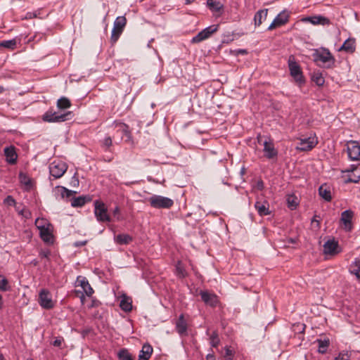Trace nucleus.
<instances>
[{"label": "nucleus", "mask_w": 360, "mask_h": 360, "mask_svg": "<svg viewBox=\"0 0 360 360\" xmlns=\"http://www.w3.org/2000/svg\"><path fill=\"white\" fill-rule=\"evenodd\" d=\"M150 205L155 209H169L174 205V201L167 197L153 195L148 199Z\"/></svg>", "instance_id": "nucleus-1"}, {"label": "nucleus", "mask_w": 360, "mask_h": 360, "mask_svg": "<svg viewBox=\"0 0 360 360\" xmlns=\"http://www.w3.org/2000/svg\"><path fill=\"white\" fill-rule=\"evenodd\" d=\"M314 60L321 62L325 67L330 68L335 62L333 56L328 49L316 50L313 54Z\"/></svg>", "instance_id": "nucleus-2"}, {"label": "nucleus", "mask_w": 360, "mask_h": 360, "mask_svg": "<svg viewBox=\"0 0 360 360\" xmlns=\"http://www.w3.org/2000/svg\"><path fill=\"white\" fill-rule=\"evenodd\" d=\"M342 172L347 174L343 176L345 184L358 183L360 181V163L352 165L349 169L342 171Z\"/></svg>", "instance_id": "nucleus-3"}, {"label": "nucleus", "mask_w": 360, "mask_h": 360, "mask_svg": "<svg viewBox=\"0 0 360 360\" xmlns=\"http://www.w3.org/2000/svg\"><path fill=\"white\" fill-rule=\"evenodd\" d=\"M94 214L96 219L100 222L110 221V217L108 214V209L102 202L98 200L94 202Z\"/></svg>", "instance_id": "nucleus-4"}, {"label": "nucleus", "mask_w": 360, "mask_h": 360, "mask_svg": "<svg viewBox=\"0 0 360 360\" xmlns=\"http://www.w3.org/2000/svg\"><path fill=\"white\" fill-rule=\"evenodd\" d=\"M67 169V164L61 160H54L49 165L50 174L55 179L62 177Z\"/></svg>", "instance_id": "nucleus-5"}, {"label": "nucleus", "mask_w": 360, "mask_h": 360, "mask_svg": "<svg viewBox=\"0 0 360 360\" xmlns=\"http://www.w3.org/2000/svg\"><path fill=\"white\" fill-rule=\"evenodd\" d=\"M288 68L290 75L294 78L296 82L302 83L304 82L302 72L300 65L295 61L294 56H290L288 58Z\"/></svg>", "instance_id": "nucleus-6"}, {"label": "nucleus", "mask_w": 360, "mask_h": 360, "mask_svg": "<svg viewBox=\"0 0 360 360\" xmlns=\"http://www.w3.org/2000/svg\"><path fill=\"white\" fill-rule=\"evenodd\" d=\"M126 23L127 19L124 16H119L115 19L111 34V41L112 43L117 41L126 25Z\"/></svg>", "instance_id": "nucleus-7"}, {"label": "nucleus", "mask_w": 360, "mask_h": 360, "mask_svg": "<svg viewBox=\"0 0 360 360\" xmlns=\"http://www.w3.org/2000/svg\"><path fill=\"white\" fill-rule=\"evenodd\" d=\"M71 115V112L65 113H59L57 112L47 111L43 115V120L48 122H60L68 120V116Z\"/></svg>", "instance_id": "nucleus-8"}, {"label": "nucleus", "mask_w": 360, "mask_h": 360, "mask_svg": "<svg viewBox=\"0 0 360 360\" xmlns=\"http://www.w3.org/2000/svg\"><path fill=\"white\" fill-rule=\"evenodd\" d=\"M218 25H212L205 28L192 39V43H199L208 39L213 33L218 30Z\"/></svg>", "instance_id": "nucleus-9"}, {"label": "nucleus", "mask_w": 360, "mask_h": 360, "mask_svg": "<svg viewBox=\"0 0 360 360\" xmlns=\"http://www.w3.org/2000/svg\"><path fill=\"white\" fill-rule=\"evenodd\" d=\"M323 253L326 255L334 256L340 252L342 250L339 246L338 242L335 239L328 240L323 245Z\"/></svg>", "instance_id": "nucleus-10"}, {"label": "nucleus", "mask_w": 360, "mask_h": 360, "mask_svg": "<svg viewBox=\"0 0 360 360\" xmlns=\"http://www.w3.org/2000/svg\"><path fill=\"white\" fill-rule=\"evenodd\" d=\"M39 303L42 308L50 309L54 307V302L52 300L50 292L46 289H42L39 295Z\"/></svg>", "instance_id": "nucleus-11"}, {"label": "nucleus", "mask_w": 360, "mask_h": 360, "mask_svg": "<svg viewBox=\"0 0 360 360\" xmlns=\"http://www.w3.org/2000/svg\"><path fill=\"white\" fill-rule=\"evenodd\" d=\"M318 143L317 138L309 136L305 139H301L296 148L301 151H308L314 148Z\"/></svg>", "instance_id": "nucleus-12"}, {"label": "nucleus", "mask_w": 360, "mask_h": 360, "mask_svg": "<svg viewBox=\"0 0 360 360\" xmlns=\"http://www.w3.org/2000/svg\"><path fill=\"white\" fill-rule=\"evenodd\" d=\"M348 157L352 160L360 161V146L356 141H351L347 145Z\"/></svg>", "instance_id": "nucleus-13"}, {"label": "nucleus", "mask_w": 360, "mask_h": 360, "mask_svg": "<svg viewBox=\"0 0 360 360\" xmlns=\"http://www.w3.org/2000/svg\"><path fill=\"white\" fill-rule=\"evenodd\" d=\"M75 285L77 287H81L84 291V292L86 294V296L91 297L94 291L93 288H91V285L89 284L88 280L86 277L79 276L77 278Z\"/></svg>", "instance_id": "nucleus-14"}, {"label": "nucleus", "mask_w": 360, "mask_h": 360, "mask_svg": "<svg viewBox=\"0 0 360 360\" xmlns=\"http://www.w3.org/2000/svg\"><path fill=\"white\" fill-rule=\"evenodd\" d=\"M354 216V212L350 210H345L341 214L340 220L343 224L344 229L347 231H350L352 229V219Z\"/></svg>", "instance_id": "nucleus-15"}, {"label": "nucleus", "mask_w": 360, "mask_h": 360, "mask_svg": "<svg viewBox=\"0 0 360 360\" xmlns=\"http://www.w3.org/2000/svg\"><path fill=\"white\" fill-rule=\"evenodd\" d=\"M288 20V15L285 12L280 13L273 20L271 25L269 26L268 30H271L276 27H278L287 22Z\"/></svg>", "instance_id": "nucleus-16"}, {"label": "nucleus", "mask_w": 360, "mask_h": 360, "mask_svg": "<svg viewBox=\"0 0 360 360\" xmlns=\"http://www.w3.org/2000/svg\"><path fill=\"white\" fill-rule=\"evenodd\" d=\"M40 237L42 240L46 243H53V236L52 234V226H46L44 228H42L39 231Z\"/></svg>", "instance_id": "nucleus-17"}, {"label": "nucleus", "mask_w": 360, "mask_h": 360, "mask_svg": "<svg viewBox=\"0 0 360 360\" xmlns=\"http://www.w3.org/2000/svg\"><path fill=\"white\" fill-rule=\"evenodd\" d=\"M200 296L202 300L207 305H210L211 307H215L218 302L217 297L212 293H210L208 292H203L202 291L200 292Z\"/></svg>", "instance_id": "nucleus-18"}, {"label": "nucleus", "mask_w": 360, "mask_h": 360, "mask_svg": "<svg viewBox=\"0 0 360 360\" xmlns=\"http://www.w3.org/2000/svg\"><path fill=\"white\" fill-rule=\"evenodd\" d=\"M115 129L116 133L120 136V139H123L124 136H126L128 139H130V132L127 124L117 122L115 124Z\"/></svg>", "instance_id": "nucleus-19"}, {"label": "nucleus", "mask_w": 360, "mask_h": 360, "mask_svg": "<svg viewBox=\"0 0 360 360\" xmlns=\"http://www.w3.org/2000/svg\"><path fill=\"white\" fill-rule=\"evenodd\" d=\"M264 152L265 153V156L269 159L276 157L278 154L274 143L266 140L264 142Z\"/></svg>", "instance_id": "nucleus-20"}, {"label": "nucleus", "mask_w": 360, "mask_h": 360, "mask_svg": "<svg viewBox=\"0 0 360 360\" xmlns=\"http://www.w3.org/2000/svg\"><path fill=\"white\" fill-rule=\"evenodd\" d=\"M176 329L178 333L181 335H186L187 333V323L184 319V315L181 314L176 323Z\"/></svg>", "instance_id": "nucleus-21"}, {"label": "nucleus", "mask_w": 360, "mask_h": 360, "mask_svg": "<svg viewBox=\"0 0 360 360\" xmlns=\"http://www.w3.org/2000/svg\"><path fill=\"white\" fill-rule=\"evenodd\" d=\"M153 347L149 344H144L139 354L138 360H148L153 353Z\"/></svg>", "instance_id": "nucleus-22"}, {"label": "nucleus", "mask_w": 360, "mask_h": 360, "mask_svg": "<svg viewBox=\"0 0 360 360\" xmlns=\"http://www.w3.org/2000/svg\"><path fill=\"white\" fill-rule=\"evenodd\" d=\"M4 155L8 162L14 164L17 160V153L13 146L6 147L4 149Z\"/></svg>", "instance_id": "nucleus-23"}, {"label": "nucleus", "mask_w": 360, "mask_h": 360, "mask_svg": "<svg viewBox=\"0 0 360 360\" xmlns=\"http://www.w3.org/2000/svg\"><path fill=\"white\" fill-rule=\"evenodd\" d=\"M255 207L260 216H266L270 214L269 203L266 201L263 202L257 201Z\"/></svg>", "instance_id": "nucleus-24"}, {"label": "nucleus", "mask_w": 360, "mask_h": 360, "mask_svg": "<svg viewBox=\"0 0 360 360\" xmlns=\"http://www.w3.org/2000/svg\"><path fill=\"white\" fill-rule=\"evenodd\" d=\"M319 193L322 198L328 202L332 200L331 188L327 184L321 185L319 187Z\"/></svg>", "instance_id": "nucleus-25"}, {"label": "nucleus", "mask_w": 360, "mask_h": 360, "mask_svg": "<svg viewBox=\"0 0 360 360\" xmlns=\"http://www.w3.org/2000/svg\"><path fill=\"white\" fill-rule=\"evenodd\" d=\"M306 22H309L313 25H328L329 24V20L321 15H315L308 17L304 19Z\"/></svg>", "instance_id": "nucleus-26"}, {"label": "nucleus", "mask_w": 360, "mask_h": 360, "mask_svg": "<svg viewBox=\"0 0 360 360\" xmlns=\"http://www.w3.org/2000/svg\"><path fill=\"white\" fill-rule=\"evenodd\" d=\"M349 271L350 274L355 275L357 280L360 281V259H355L350 264Z\"/></svg>", "instance_id": "nucleus-27"}, {"label": "nucleus", "mask_w": 360, "mask_h": 360, "mask_svg": "<svg viewBox=\"0 0 360 360\" xmlns=\"http://www.w3.org/2000/svg\"><path fill=\"white\" fill-rule=\"evenodd\" d=\"M120 307L124 311H130L132 309L131 299L124 295L121 297Z\"/></svg>", "instance_id": "nucleus-28"}, {"label": "nucleus", "mask_w": 360, "mask_h": 360, "mask_svg": "<svg viewBox=\"0 0 360 360\" xmlns=\"http://www.w3.org/2000/svg\"><path fill=\"white\" fill-rule=\"evenodd\" d=\"M267 9H263L258 11L255 13L254 18L255 26H259L262 23L263 20H266L267 17Z\"/></svg>", "instance_id": "nucleus-29"}, {"label": "nucleus", "mask_w": 360, "mask_h": 360, "mask_svg": "<svg viewBox=\"0 0 360 360\" xmlns=\"http://www.w3.org/2000/svg\"><path fill=\"white\" fill-rule=\"evenodd\" d=\"M340 50L345 51L349 53H352L355 51V40L354 39H348L342 44Z\"/></svg>", "instance_id": "nucleus-30"}, {"label": "nucleus", "mask_w": 360, "mask_h": 360, "mask_svg": "<svg viewBox=\"0 0 360 360\" xmlns=\"http://www.w3.org/2000/svg\"><path fill=\"white\" fill-rule=\"evenodd\" d=\"M115 240L118 244L126 245L132 240V238L128 234H119L115 236Z\"/></svg>", "instance_id": "nucleus-31"}, {"label": "nucleus", "mask_w": 360, "mask_h": 360, "mask_svg": "<svg viewBox=\"0 0 360 360\" xmlns=\"http://www.w3.org/2000/svg\"><path fill=\"white\" fill-rule=\"evenodd\" d=\"M317 343H318V347H319V349H318V351L319 353L321 354H324L327 351V349L330 345V341L328 339H324V340H321V339H318L316 340Z\"/></svg>", "instance_id": "nucleus-32"}, {"label": "nucleus", "mask_w": 360, "mask_h": 360, "mask_svg": "<svg viewBox=\"0 0 360 360\" xmlns=\"http://www.w3.org/2000/svg\"><path fill=\"white\" fill-rule=\"evenodd\" d=\"M57 191L60 193L63 198H69L73 195V194L76 193V192L68 190V188L63 186H57Z\"/></svg>", "instance_id": "nucleus-33"}, {"label": "nucleus", "mask_w": 360, "mask_h": 360, "mask_svg": "<svg viewBox=\"0 0 360 360\" xmlns=\"http://www.w3.org/2000/svg\"><path fill=\"white\" fill-rule=\"evenodd\" d=\"M207 4L208 7L214 11H219L223 8L219 0H207Z\"/></svg>", "instance_id": "nucleus-34"}, {"label": "nucleus", "mask_w": 360, "mask_h": 360, "mask_svg": "<svg viewBox=\"0 0 360 360\" xmlns=\"http://www.w3.org/2000/svg\"><path fill=\"white\" fill-rule=\"evenodd\" d=\"M70 106H71V103L68 98H67L65 97H62L58 100L57 107L59 109L64 110V109L69 108Z\"/></svg>", "instance_id": "nucleus-35"}, {"label": "nucleus", "mask_w": 360, "mask_h": 360, "mask_svg": "<svg viewBox=\"0 0 360 360\" xmlns=\"http://www.w3.org/2000/svg\"><path fill=\"white\" fill-rule=\"evenodd\" d=\"M311 79L318 86H322L325 82L323 74L319 71L313 73Z\"/></svg>", "instance_id": "nucleus-36"}, {"label": "nucleus", "mask_w": 360, "mask_h": 360, "mask_svg": "<svg viewBox=\"0 0 360 360\" xmlns=\"http://www.w3.org/2000/svg\"><path fill=\"white\" fill-rule=\"evenodd\" d=\"M17 41L15 39L4 40L0 42V46L13 50L15 49Z\"/></svg>", "instance_id": "nucleus-37"}, {"label": "nucleus", "mask_w": 360, "mask_h": 360, "mask_svg": "<svg viewBox=\"0 0 360 360\" xmlns=\"http://www.w3.org/2000/svg\"><path fill=\"white\" fill-rule=\"evenodd\" d=\"M210 345L212 347H217L219 345L220 340L219 338L218 333L217 331H214L211 334L210 337Z\"/></svg>", "instance_id": "nucleus-38"}, {"label": "nucleus", "mask_w": 360, "mask_h": 360, "mask_svg": "<svg viewBox=\"0 0 360 360\" xmlns=\"http://www.w3.org/2000/svg\"><path fill=\"white\" fill-rule=\"evenodd\" d=\"M120 360H134L131 354L125 349H121L118 353Z\"/></svg>", "instance_id": "nucleus-39"}, {"label": "nucleus", "mask_w": 360, "mask_h": 360, "mask_svg": "<svg viewBox=\"0 0 360 360\" xmlns=\"http://www.w3.org/2000/svg\"><path fill=\"white\" fill-rule=\"evenodd\" d=\"M225 353L223 354V356L225 360H233L235 352L233 349L231 348V347H224Z\"/></svg>", "instance_id": "nucleus-40"}, {"label": "nucleus", "mask_w": 360, "mask_h": 360, "mask_svg": "<svg viewBox=\"0 0 360 360\" xmlns=\"http://www.w3.org/2000/svg\"><path fill=\"white\" fill-rule=\"evenodd\" d=\"M287 203L289 208L295 209L297 205V199L294 195H288L287 198Z\"/></svg>", "instance_id": "nucleus-41"}, {"label": "nucleus", "mask_w": 360, "mask_h": 360, "mask_svg": "<svg viewBox=\"0 0 360 360\" xmlns=\"http://www.w3.org/2000/svg\"><path fill=\"white\" fill-rule=\"evenodd\" d=\"M85 198L79 196L78 198H73L71 205L72 207H82L85 204Z\"/></svg>", "instance_id": "nucleus-42"}, {"label": "nucleus", "mask_w": 360, "mask_h": 360, "mask_svg": "<svg viewBox=\"0 0 360 360\" xmlns=\"http://www.w3.org/2000/svg\"><path fill=\"white\" fill-rule=\"evenodd\" d=\"M0 290L2 291H7L9 290L8 280L1 275H0Z\"/></svg>", "instance_id": "nucleus-43"}, {"label": "nucleus", "mask_w": 360, "mask_h": 360, "mask_svg": "<svg viewBox=\"0 0 360 360\" xmlns=\"http://www.w3.org/2000/svg\"><path fill=\"white\" fill-rule=\"evenodd\" d=\"M35 225L37 228L40 231L42 229V228H44L46 226H50L51 224L43 219H37L35 221Z\"/></svg>", "instance_id": "nucleus-44"}, {"label": "nucleus", "mask_w": 360, "mask_h": 360, "mask_svg": "<svg viewBox=\"0 0 360 360\" xmlns=\"http://www.w3.org/2000/svg\"><path fill=\"white\" fill-rule=\"evenodd\" d=\"M334 360H350V354L348 352L342 351L339 353Z\"/></svg>", "instance_id": "nucleus-45"}, {"label": "nucleus", "mask_w": 360, "mask_h": 360, "mask_svg": "<svg viewBox=\"0 0 360 360\" xmlns=\"http://www.w3.org/2000/svg\"><path fill=\"white\" fill-rule=\"evenodd\" d=\"M177 274L179 276L184 277L186 275L185 269L181 263L179 262L176 266Z\"/></svg>", "instance_id": "nucleus-46"}, {"label": "nucleus", "mask_w": 360, "mask_h": 360, "mask_svg": "<svg viewBox=\"0 0 360 360\" xmlns=\"http://www.w3.org/2000/svg\"><path fill=\"white\" fill-rule=\"evenodd\" d=\"M19 177H20L21 183H22L25 185L30 184V180L26 176L25 174L20 173Z\"/></svg>", "instance_id": "nucleus-47"}, {"label": "nucleus", "mask_w": 360, "mask_h": 360, "mask_svg": "<svg viewBox=\"0 0 360 360\" xmlns=\"http://www.w3.org/2000/svg\"><path fill=\"white\" fill-rule=\"evenodd\" d=\"M102 144L103 146H105L107 148H109L112 146V139L110 136H106L102 142Z\"/></svg>", "instance_id": "nucleus-48"}, {"label": "nucleus", "mask_w": 360, "mask_h": 360, "mask_svg": "<svg viewBox=\"0 0 360 360\" xmlns=\"http://www.w3.org/2000/svg\"><path fill=\"white\" fill-rule=\"evenodd\" d=\"M4 203L8 205H13L15 203V200L11 195L7 196L4 200Z\"/></svg>", "instance_id": "nucleus-49"}, {"label": "nucleus", "mask_w": 360, "mask_h": 360, "mask_svg": "<svg viewBox=\"0 0 360 360\" xmlns=\"http://www.w3.org/2000/svg\"><path fill=\"white\" fill-rule=\"evenodd\" d=\"M37 17V12H28L26 13L25 18V19H32Z\"/></svg>", "instance_id": "nucleus-50"}, {"label": "nucleus", "mask_w": 360, "mask_h": 360, "mask_svg": "<svg viewBox=\"0 0 360 360\" xmlns=\"http://www.w3.org/2000/svg\"><path fill=\"white\" fill-rule=\"evenodd\" d=\"M255 187L258 190L262 191L264 188V187L263 181H262V180L257 181V183H256Z\"/></svg>", "instance_id": "nucleus-51"}, {"label": "nucleus", "mask_w": 360, "mask_h": 360, "mask_svg": "<svg viewBox=\"0 0 360 360\" xmlns=\"http://www.w3.org/2000/svg\"><path fill=\"white\" fill-rule=\"evenodd\" d=\"M62 342H63V339H61V338H56L53 342V345L55 346V347H60L61 345H62Z\"/></svg>", "instance_id": "nucleus-52"}, {"label": "nucleus", "mask_w": 360, "mask_h": 360, "mask_svg": "<svg viewBox=\"0 0 360 360\" xmlns=\"http://www.w3.org/2000/svg\"><path fill=\"white\" fill-rule=\"evenodd\" d=\"M71 184L73 185V186H78L79 185V179L75 176H74L72 178Z\"/></svg>", "instance_id": "nucleus-53"}, {"label": "nucleus", "mask_w": 360, "mask_h": 360, "mask_svg": "<svg viewBox=\"0 0 360 360\" xmlns=\"http://www.w3.org/2000/svg\"><path fill=\"white\" fill-rule=\"evenodd\" d=\"M86 244V240H84V241H77L74 243V245L75 247H81V246H84Z\"/></svg>", "instance_id": "nucleus-54"}, {"label": "nucleus", "mask_w": 360, "mask_h": 360, "mask_svg": "<svg viewBox=\"0 0 360 360\" xmlns=\"http://www.w3.org/2000/svg\"><path fill=\"white\" fill-rule=\"evenodd\" d=\"M206 360H217L213 353L208 354L206 356Z\"/></svg>", "instance_id": "nucleus-55"}, {"label": "nucleus", "mask_w": 360, "mask_h": 360, "mask_svg": "<svg viewBox=\"0 0 360 360\" xmlns=\"http://www.w3.org/2000/svg\"><path fill=\"white\" fill-rule=\"evenodd\" d=\"M206 360H217L213 353L208 354L206 356Z\"/></svg>", "instance_id": "nucleus-56"}, {"label": "nucleus", "mask_w": 360, "mask_h": 360, "mask_svg": "<svg viewBox=\"0 0 360 360\" xmlns=\"http://www.w3.org/2000/svg\"><path fill=\"white\" fill-rule=\"evenodd\" d=\"M49 255V252H40V256L41 257H48Z\"/></svg>", "instance_id": "nucleus-57"}, {"label": "nucleus", "mask_w": 360, "mask_h": 360, "mask_svg": "<svg viewBox=\"0 0 360 360\" xmlns=\"http://www.w3.org/2000/svg\"><path fill=\"white\" fill-rule=\"evenodd\" d=\"M120 213V209L118 207H116L114 210H113V214L115 216H116L117 214H118Z\"/></svg>", "instance_id": "nucleus-58"}, {"label": "nucleus", "mask_w": 360, "mask_h": 360, "mask_svg": "<svg viewBox=\"0 0 360 360\" xmlns=\"http://www.w3.org/2000/svg\"><path fill=\"white\" fill-rule=\"evenodd\" d=\"M238 53H241V54H246L247 53V51L245 50V49H239L238 51Z\"/></svg>", "instance_id": "nucleus-59"}, {"label": "nucleus", "mask_w": 360, "mask_h": 360, "mask_svg": "<svg viewBox=\"0 0 360 360\" xmlns=\"http://www.w3.org/2000/svg\"><path fill=\"white\" fill-rule=\"evenodd\" d=\"M3 305H4L3 298H2V296L0 295V309L3 307Z\"/></svg>", "instance_id": "nucleus-60"}, {"label": "nucleus", "mask_w": 360, "mask_h": 360, "mask_svg": "<svg viewBox=\"0 0 360 360\" xmlns=\"http://www.w3.org/2000/svg\"><path fill=\"white\" fill-rule=\"evenodd\" d=\"M195 0H186V4H191L192 2H193Z\"/></svg>", "instance_id": "nucleus-61"}, {"label": "nucleus", "mask_w": 360, "mask_h": 360, "mask_svg": "<svg viewBox=\"0 0 360 360\" xmlns=\"http://www.w3.org/2000/svg\"><path fill=\"white\" fill-rule=\"evenodd\" d=\"M4 91V88L0 86V94Z\"/></svg>", "instance_id": "nucleus-62"}, {"label": "nucleus", "mask_w": 360, "mask_h": 360, "mask_svg": "<svg viewBox=\"0 0 360 360\" xmlns=\"http://www.w3.org/2000/svg\"><path fill=\"white\" fill-rule=\"evenodd\" d=\"M80 299H81V302H82V303H84V295H82L81 296Z\"/></svg>", "instance_id": "nucleus-63"}, {"label": "nucleus", "mask_w": 360, "mask_h": 360, "mask_svg": "<svg viewBox=\"0 0 360 360\" xmlns=\"http://www.w3.org/2000/svg\"><path fill=\"white\" fill-rule=\"evenodd\" d=\"M0 360H4V356L2 354H0Z\"/></svg>", "instance_id": "nucleus-64"}]
</instances>
